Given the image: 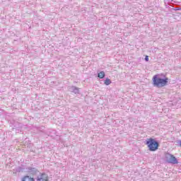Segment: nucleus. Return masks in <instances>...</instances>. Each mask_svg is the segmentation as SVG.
I'll return each instance as SVG.
<instances>
[{
    "label": "nucleus",
    "mask_w": 181,
    "mask_h": 181,
    "mask_svg": "<svg viewBox=\"0 0 181 181\" xmlns=\"http://www.w3.org/2000/svg\"><path fill=\"white\" fill-rule=\"evenodd\" d=\"M168 81H169V78H165L163 79L158 77V75H155L153 77V84L154 87H158V88H162V87L168 86Z\"/></svg>",
    "instance_id": "f257e3e1"
},
{
    "label": "nucleus",
    "mask_w": 181,
    "mask_h": 181,
    "mask_svg": "<svg viewBox=\"0 0 181 181\" xmlns=\"http://www.w3.org/2000/svg\"><path fill=\"white\" fill-rule=\"evenodd\" d=\"M98 77L99 78H104V77H105V73L104 71H100L98 74Z\"/></svg>",
    "instance_id": "423d86ee"
},
{
    "label": "nucleus",
    "mask_w": 181,
    "mask_h": 181,
    "mask_svg": "<svg viewBox=\"0 0 181 181\" xmlns=\"http://www.w3.org/2000/svg\"><path fill=\"white\" fill-rule=\"evenodd\" d=\"M104 83H105V86H110V84H111V79L107 78L105 80Z\"/></svg>",
    "instance_id": "0eeeda50"
},
{
    "label": "nucleus",
    "mask_w": 181,
    "mask_h": 181,
    "mask_svg": "<svg viewBox=\"0 0 181 181\" xmlns=\"http://www.w3.org/2000/svg\"><path fill=\"white\" fill-rule=\"evenodd\" d=\"M180 146H181V141H180Z\"/></svg>",
    "instance_id": "1a4fd4ad"
},
{
    "label": "nucleus",
    "mask_w": 181,
    "mask_h": 181,
    "mask_svg": "<svg viewBox=\"0 0 181 181\" xmlns=\"http://www.w3.org/2000/svg\"><path fill=\"white\" fill-rule=\"evenodd\" d=\"M145 60H146V62H148V60H149V58H148V56H146V57H145Z\"/></svg>",
    "instance_id": "6e6552de"
},
{
    "label": "nucleus",
    "mask_w": 181,
    "mask_h": 181,
    "mask_svg": "<svg viewBox=\"0 0 181 181\" xmlns=\"http://www.w3.org/2000/svg\"><path fill=\"white\" fill-rule=\"evenodd\" d=\"M165 159L168 163H173V165H177V163H179L177 158H176L175 156L170 153L165 154Z\"/></svg>",
    "instance_id": "7ed1b4c3"
},
{
    "label": "nucleus",
    "mask_w": 181,
    "mask_h": 181,
    "mask_svg": "<svg viewBox=\"0 0 181 181\" xmlns=\"http://www.w3.org/2000/svg\"><path fill=\"white\" fill-rule=\"evenodd\" d=\"M37 181H49V175L46 173H41L37 176Z\"/></svg>",
    "instance_id": "20e7f679"
},
{
    "label": "nucleus",
    "mask_w": 181,
    "mask_h": 181,
    "mask_svg": "<svg viewBox=\"0 0 181 181\" xmlns=\"http://www.w3.org/2000/svg\"><path fill=\"white\" fill-rule=\"evenodd\" d=\"M21 181H35V178L29 175H25L21 178Z\"/></svg>",
    "instance_id": "39448f33"
},
{
    "label": "nucleus",
    "mask_w": 181,
    "mask_h": 181,
    "mask_svg": "<svg viewBox=\"0 0 181 181\" xmlns=\"http://www.w3.org/2000/svg\"><path fill=\"white\" fill-rule=\"evenodd\" d=\"M146 144L151 152H155V151L159 149V142L155 140V139H147Z\"/></svg>",
    "instance_id": "f03ea898"
}]
</instances>
